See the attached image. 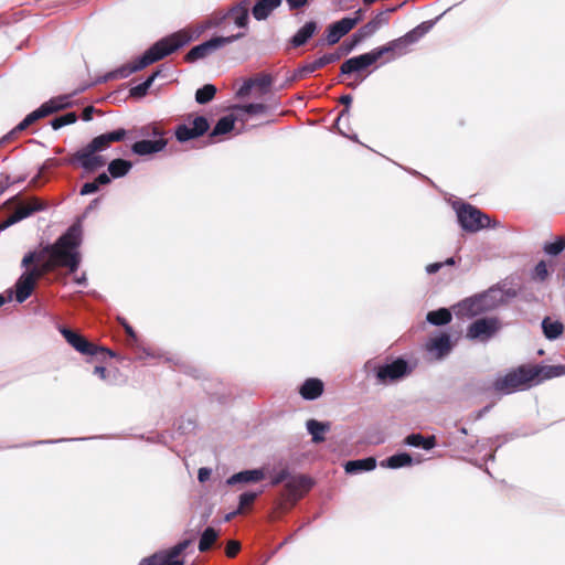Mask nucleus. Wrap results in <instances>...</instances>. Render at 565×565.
I'll return each mask as SVG.
<instances>
[{
	"label": "nucleus",
	"instance_id": "obj_1",
	"mask_svg": "<svg viewBox=\"0 0 565 565\" xmlns=\"http://www.w3.org/2000/svg\"><path fill=\"white\" fill-rule=\"evenodd\" d=\"M82 226L71 225L53 244H47L38 250L30 252L22 258V266L29 268L35 264L44 275L65 268L74 274L79 268L82 255Z\"/></svg>",
	"mask_w": 565,
	"mask_h": 565
},
{
	"label": "nucleus",
	"instance_id": "obj_2",
	"mask_svg": "<svg viewBox=\"0 0 565 565\" xmlns=\"http://www.w3.org/2000/svg\"><path fill=\"white\" fill-rule=\"evenodd\" d=\"M565 373L562 365H541L535 363H524L510 369L505 374L499 375L492 382L490 388L499 395H510L516 392L527 391L545 380L561 376Z\"/></svg>",
	"mask_w": 565,
	"mask_h": 565
},
{
	"label": "nucleus",
	"instance_id": "obj_3",
	"mask_svg": "<svg viewBox=\"0 0 565 565\" xmlns=\"http://www.w3.org/2000/svg\"><path fill=\"white\" fill-rule=\"evenodd\" d=\"M192 41V35L186 30H180L151 45L142 56L135 62L124 65L108 74V78H126L135 72L158 62L172 54Z\"/></svg>",
	"mask_w": 565,
	"mask_h": 565
},
{
	"label": "nucleus",
	"instance_id": "obj_4",
	"mask_svg": "<svg viewBox=\"0 0 565 565\" xmlns=\"http://www.w3.org/2000/svg\"><path fill=\"white\" fill-rule=\"evenodd\" d=\"M126 135L127 131L124 128L99 135L75 153L62 159V164L78 166L87 172H95L107 163L106 158L99 152L110 147L113 142L124 140Z\"/></svg>",
	"mask_w": 565,
	"mask_h": 565
},
{
	"label": "nucleus",
	"instance_id": "obj_5",
	"mask_svg": "<svg viewBox=\"0 0 565 565\" xmlns=\"http://www.w3.org/2000/svg\"><path fill=\"white\" fill-rule=\"evenodd\" d=\"M424 32L425 30H420V28L418 26L406 33L404 36L393 40L383 46L375 47L367 53L344 61L340 67L341 75L360 74L366 71L371 65L376 63L384 54L394 52L396 50L402 51L408 44L416 42L424 34Z\"/></svg>",
	"mask_w": 565,
	"mask_h": 565
},
{
	"label": "nucleus",
	"instance_id": "obj_6",
	"mask_svg": "<svg viewBox=\"0 0 565 565\" xmlns=\"http://www.w3.org/2000/svg\"><path fill=\"white\" fill-rule=\"evenodd\" d=\"M284 481H286V483L281 492L278 509L281 512H287L311 489L312 481L306 476L290 477L288 470L282 469L273 478L271 483L277 486Z\"/></svg>",
	"mask_w": 565,
	"mask_h": 565
},
{
	"label": "nucleus",
	"instance_id": "obj_7",
	"mask_svg": "<svg viewBox=\"0 0 565 565\" xmlns=\"http://www.w3.org/2000/svg\"><path fill=\"white\" fill-rule=\"evenodd\" d=\"M62 335L66 340V342L74 348L77 352L84 355H90V356H102V359H106V356L114 358L115 352L110 349H107L105 347H100L95 344L94 342H90L87 340L84 335L81 333L73 331L67 328H62L61 330Z\"/></svg>",
	"mask_w": 565,
	"mask_h": 565
},
{
	"label": "nucleus",
	"instance_id": "obj_8",
	"mask_svg": "<svg viewBox=\"0 0 565 565\" xmlns=\"http://www.w3.org/2000/svg\"><path fill=\"white\" fill-rule=\"evenodd\" d=\"M457 216L461 227L471 233L498 225L495 221L491 224L490 216L471 204H462L457 211Z\"/></svg>",
	"mask_w": 565,
	"mask_h": 565
},
{
	"label": "nucleus",
	"instance_id": "obj_9",
	"mask_svg": "<svg viewBox=\"0 0 565 565\" xmlns=\"http://www.w3.org/2000/svg\"><path fill=\"white\" fill-rule=\"evenodd\" d=\"M243 33L233 34L231 36H215L210 39L209 41H205L194 47H192L185 55L184 61L186 63H194L201 58H204L212 53H214L216 50L225 46L226 44H230L239 38H242Z\"/></svg>",
	"mask_w": 565,
	"mask_h": 565
},
{
	"label": "nucleus",
	"instance_id": "obj_10",
	"mask_svg": "<svg viewBox=\"0 0 565 565\" xmlns=\"http://www.w3.org/2000/svg\"><path fill=\"white\" fill-rule=\"evenodd\" d=\"M24 271L15 282V299L18 302H24L33 292L36 281L45 276L35 265Z\"/></svg>",
	"mask_w": 565,
	"mask_h": 565
},
{
	"label": "nucleus",
	"instance_id": "obj_11",
	"mask_svg": "<svg viewBox=\"0 0 565 565\" xmlns=\"http://www.w3.org/2000/svg\"><path fill=\"white\" fill-rule=\"evenodd\" d=\"M192 127L184 124L179 125L175 128L174 135L179 142H186L192 139H196L210 129V124L204 116H196L192 121Z\"/></svg>",
	"mask_w": 565,
	"mask_h": 565
},
{
	"label": "nucleus",
	"instance_id": "obj_12",
	"mask_svg": "<svg viewBox=\"0 0 565 565\" xmlns=\"http://www.w3.org/2000/svg\"><path fill=\"white\" fill-rule=\"evenodd\" d=\"M408 373V363L403 359H396L392 363L376 367V379L380 383L386 384L402 379Z\"/></svg>",
	"mask_w": 565,
	"mask_h": 565
},
{
	"label": "nucleus",
	"instance_id": "obj_13",
	"mask_svg": "<svg viewBox=\"0 0 565 565\" xmlns=\"http://www.w3.org/2000/svg\"><path fill=\"white\" fill-rule=\"evenodd\" d=\"M66 107V104L61 103L57 99H51L42 104L38 109L26 115V117L15 127V130L22 131L29 126L34 124L36 120L52 115Z\"/></svg>",
	"mask_w": 565,
	"mask_h": 565
},
{
	"label": "nucleus",
	"instance_id": "obj_14",
	"mask_svg": "<svg viewBox=\"0 0 565 565\" xmlns=\"http://www.w3.org/2000/svg\"><path fill=\"white\" fill-rule=\"evenodd\" d=\"M499 329V321L495 318H480L472 322L467 331L469 339L488 340Z\"/></svg>",
	"mask_w": 565,
	"mask_h": 565
},
{
	"label": "nucleus",
	"instance_id": "obj_15",
	"mask_svg": "<svg viewBox=\"0 0 565 565\" xmlns=\"http://www.w3.org/2000/svg\"><path fill=\"white\" fill-rule=\"evenodd\" d=\"M399 7L401 6H396L377 12L367 23L359 29L360 36H365L367 39L377 32L381 28L387 25L390 23L391 14L394 13Z\"/></svg>",
	"mask_w": 565,
	"mask_h": 565
},
{
	"label": "nucleus",
	"instance_id": "obj_16",
	"mask_svg": "<svg viewBox=\"0 0 565 565\" xmlns=\"http://www.w3.org/2000/svg\"><path fill=\"white\" fill-rule=\"evenodd\" d=\"M355 26V21L350 17L342 18L341 20L329 25L327 30V41L333 45L340 41L342 36L348 34Z\"/></svg>",
	"mask_w": 565,
	"mask_h": 565
},
{
	"label": "nucleus",
	"instance_id": "obj_17",
	"mask_svg": "<svg viewBox=\"0 0 565 565\" xmlns=\"http://www.w3.org/2000/svg\"><path fill=\"white\" fill-rule=\"evenodd\" d=\"M167 143L168 140L166 138H159L154 140L143 139L136 141L132 145L131 150L134 153L138 156H148L162 151L166 148Z\"/></svg>",
	"mask_w": 565,
	"mask_h": 565
},
{
	"label": "nucleus",
	"instance_id": "obj_18",
	"mask_svg": "<svg viewBox=\"0 0 565 565\" xmlns=\"http://www.w3.org/2000/svg\"><path fill=\"white\" fill-rule=\"evenodd\" d=\"M458 310L459 313L468 317L478 316L486 310V297L475 296L467 298L458 305Z\"/></svg>",
	"mask_w": 565,
	"mask_h": 565
},
{
	"label": "nucleus",
	"instance_id": "obj_19",
	"mask_svg": "<svg viewBox=\"0 0 565 565\" xmlns=\"http://www.w3.org/2000/svg\"><path fill=\"white\" fill-rule=\"evenodd\" d=\"M323 382L317 377L307 379L299 388V394L303 399L312 401L320 397L323 393Z\"/></svg>",
	"mask_w": 565,
	"mask_h": 565
},
{
	"label": "nucleus",
	"instance_id": "obj_20",
	"mask_svg": "<svg viewBox=\"0 0 565 565\" xmlns=\"http://www.w3.org/2000/svg\"><path fill=\"white\" fill-rule=\"evenodd\" d=\"M250 0H242L233 6L225 17H230L238 28H246L248 24Z\"/></svg>",
	"mask_w": 565,
	"mask_h": 565
},
{
	"label": "nucleus",
	"instance_id": "obj_21",
	"mask_svg": "<svg viewBox=\"0 0 565 565\" xmlns=\"http://www.w3.org/2000/svg\"><path fill=\"white\" fill-rule=\"evenodd\" d=\"M280 4L281 0H257L252 8V14L258 21L265 20Z\"/></svg>",
	"mask_w": 565,
	"mask_h": 565
},
{
	"label": "nucleus",
	"instance_id": "obj_22",
	"mask_svg": "<svg viewBox=\"0 0 565 565\" xmlns=\"http://www.w3.org/2000/svg\"><path fill=\"white\" fill-rule=\"evenodd\" d=\"M264 472L258 469L254 470H245L241 471L238 473L233 475L231 478L227 479V483L233 486L236 483H249V482H258L264 479Z\"/></svg>",
	"mask_w": 565,
	"mask_h": 565
},
{
	"label": "nucleus",
	"instance_id": "obj_23",
	"mask_svg": "<svg viewBox=\"0 0 565 565\" xmlns=\"http://www.w3.org/2000/svg\"><path fill=\"white\" fill-rule=\"evenodd\" d=\"M376 467V460L373 457L364 459L350 460L345 463L344 470L347 473H358L361 471H371Z\"/></svg>",
	"mask_w": 565,
	"mask_h": 565
},
{
	"label": "nucleus",
	"instance_id": "obj_24",
	"mask_svg": "<svg viewBox=\"0 0 565 565\" xmlns=\"http://www.w3.org/2000/svg\"><path fill=\"white\" fill-rule=\"evenodd\" d=\"M317 23L313 21H309L305 23L302 28L298 30V32L292 36L291 44L295 47L303 45L316 32Z\"/></svg>",
	"mask_w": 565,
	"mask_h": 565
},
{
	"label": "nucleus",
	"instance_id": "obj_25",
	"mask_svg": "<svg viewBox=\"0 0 565 565\" xmlns=\"http://www.w3.org/2000/svg\"><path fill=\"white\" fill-rule=\"evenodd\" d=\"M542 329L544 335L550 340H555L561 337L564 332V326L561 321H553L550 317H546L542 321Z\"/></svg>",
	"mask_w": 565,
	"mask_h": 565
},
{
	"label": "nucleus",
	"instance_id": "obj_26",
	"mask_svg": "<svg viewBox=\"0 0 565 565\" xmlns=\"http://www.w3.org/2000/svg\"><path fill=\"white\" fill-rule=\"evenodd\" d=\"M306 425L308 431L312 436L313 443L324 441V433H327L330 429L329 423H321L316 419H309Z\"/></svg>",
	"mask_w": 565,
	"mask_h": 565
},
{
	"label": "nucleus",
	"instance_id": "obj_27",
	"mask_svg": "<svg viewBox=\"0 0 565 565\" xmlns=\"http://www.w3.org/2000/svg\"><path fill=\"white\" fill-rule=\"evenodd\" d=\"M405 443L412 447L429 450L436 446L435 436L425 437L422 434H411L406 437Z\"/></svg>",
	"mask_w": 565,
	"mask_h": 565
},
{
	"label": "nucleus",
	"instance_id": "obj_28",
	"mask_svg": "<svg viewBox=\"0 0 565 565\" xmlns=\"http://www.w3.org/2000/svg\"><path fill=\"white\" fill-rule=\"evenodd\" d=\"M427 349L429 351H438L440 356L447 354L451 349L450 337L446 333H443L436 338L430 339V341L427 343Z\"/></svg>",
	"mask_w": 565,
	"mask_h": 565
},
{
	"label": "nucleus",
	"instance_id": "obj_29",
	"mask_svg": "<svg viewBox=\"0 0 565 565\" xmlns=\"http://www.w3.org/2000/svg\"><path fill=\"white\" fill-rule=\"evenodd\" d=\"M218 536L220 533L214 527H206L200 537L199 551L202 553L210 551L216 543Z\"/></svg>",
	"mask_w": 565,
	"mask_h": 565
},
{
	"label": "nucleus",
	"instance_id": "obj_30",
	"mask_svg": "<svg viewBox=\"0 0 565 565\" xmlns=\"http://www.w3.org/2000/svg\"><path fill=\"white\" fill-rule=\"evenodd\" d=\"M131 167L132 164L128 160L115 159L108 163V172L115 179L122 178L130 171Z\"/></svg>",
	"mask_w": 565,
	"mask_h": 565
},
{
	"label": "nucleus",
	"instance_id": "obj_31",
	"mask_svg": "<svg viewBox=\"0 0 565 565\" xmlns=\"http://www.w3.org/2000/svg\"><path fill=\"white\" fill-rule=\"evenodd\" d=\"M427 321L434 326H444L451 321V313L446 308L429 311L426 317Z\"/></svg>",
	"mask_w": 565,
	"mask_h": 565
},
{
	"label": "nucleus",
	"instance_id": "obj_32",
	"mask_svg": "<svg viewBox=\"0 0 565 565\" xmlns=\"http://www.w3.org/2000/svg\"><path fill=\"white\" fill-rule=\"evenodd\" d=\"M235 124V119L233 116H224L216 122L212 132L210 134L211 138H214L220 135H225L233 130Z\"/></svg>",
	"mask_w": 565,
	"mask_h": 565
},
{
	"label": "nucleus",
	"instance_id": "obj_33",
	"mask_svg": "<svg viewBox=\"0 0 565 565\" xmlns=\"http://www.w3.org/2000/svg\"><path fill=\"white\" fill-rule=\"evenodd\" d=\"M322 67H323L322 63L320 62L319 58H317L313 62L307 63V64L298 67L295 71L292 78L295 81L303 79V78L308 77L311 73H313L317 70H320Z\"/></svg>",
	"mask_w": 565,
	"mask_h": 565
},
{
	"label": "nucleus",
	"instance_id": "obj_34",
	"mask_svg": "<svg viewBox=\"0 0 565 565\" xmlns=\"http://www.w3.org/2000/svg\"><path fill=\"white\" fill-rule=\"evenodd\" d=\"M216 94V87L212 84H205L203 87L199 88L195 93V100L199 104H207L211 102Z\"/></svg>",
	"mask_w": 565,
	"mask_h": 565
},
{
	"label": "nucleus",
	"instance_id": "obj_35",
	"mask_svg": "<svg viewBox=\"0 0 565 565\" xmlns=\"http://www.w3.org/2000/svg\"><path fill=\"white\" fill-rule=\"evenodd\" d=\"M159 71L152 73L145 82L141 84L134 86L130 88V96L132 97H143L148 89L150 88L151 84L153 83L154 78L159 75Z\"/></svg>",
	"mask_w": 565,
	"mask_h": 565
},
{
	"label": "nucleus",
	"instance_id": "obj_36",
	"mask_svg": "<svg viewBox=\"0 0 565 565\" xmlns=\"http://www.w3.org/2000/svg\"><path fill=\"white\" fill-rule=\"evenodd\" d=\"M412 461H413V459L408 454H406V452L396 454V455H393L390 458H387L386 467L396 469V468L408 466L412 463Z\"/></svg>",
	"mask_w": 565,
	"mask_h": 565
},
{
	"label": "nucleus",
	"instance_id": "obj_37",
	"mask_svg": "<svg viewBox=\"0 0 565 565\" xmlns=\"http://www.w3.org/2000/svg\"><path fill=\"white\" fill-rule=\"evenodd\" d=\"M253 86L257 87L262 94H265L269 90L274 79L269 74H258L256 77L250 78Z\"/></svg>",
	"mask_w": 565,
	"mask_h": 565
},
{
	"label": "nucleus",
	"instance_id": "obj_38",
	"mask_svg": "<svg viewBox=\"0 0 565 565\" xmlns=\"http://www.w3.org/2000/svg\"><path fill=\"white\" fill-rule=\"evenodd\" d=\"M77 120V115L76 113L74 111H71V113H67V114H64L62 116H58V117H55L52 121H51V126L54 130H57L64 126H67V125H71V124H74L75 121Z\"/></svg>",
	"mask_w": 565,
	"mask_h": 565
},
{
	"label": "nucleus",
	"instance_id": "obj_39",
	"mask_svg": "<svg viewBox=\"0 0 565 565\" xmlns=\"http://www.w3.org/2000/svg\"><path fill=\"white\" fill-rule=\"evenodd\" d=\"M564 248H565V238L559 237L553 243H547L544 246V252L550 255H558L559 253H562L564 250Z\"/></svg>",
	"mask_w": 565,
	"mask_h": 565
},
{
	"label": "nucleus",
	"instance_id": "obj_40",
	"mask_svg": "<svg viewBox=\"0 0 565 565\" xmlns=\"http://www.w3.org/2000/svg\"><path fill=\"white\" fill-rule=\"evenodd\" d=\"M258 493L257 492H244L239 495V505L237 512H244V510L250 507L256 500Z\"/></svg>",
	"mask_w": 565,
	"mask_h": 565
},
{
	"label": "nucleus",
	"instance_id": "obj_41",
	"mask_svg": "<svg viewBox=\"0 0 565 565\" xmlns=\"http://www.w3.org/2000/svg\"><path fill=\"white\" fill-rule=\"evenodd\" d=\"M366 39L365 36H360V31L358 30L353 36H352V40L351 42H343L341 44V46L338 49L339 52L343 53V55L345 54H349L353 49L354 46L360 43L362 40Z\"/></svg>",
	"mask_w": 565,
	"mask_h": 565
},
{
	"label": "nucleus",
	"instance_id": "obj_42",
	"mask_svg": "<svg viewBox=\"0 0 565 565\" xmlns=\"http://www.w3.org/2000/svg\"><path fill=\"white\" fill-rule=\"evenodd\" d=\"M547 277H548V270H547L546 263L544 260H541L536 264V266L533 270L532 278L534 280L544 281V280H546Z\"/></svg>",
	"mask_w": 565,
	"mask_h": 565
},
{
	"label": "nucleus",
	"instance_id": "obj_43",
	"mask_svg": "<svg viewBox=\"0 0 565 565\" xmlns=\"http://www.w3.org/2000/svg\"><path fill=\"white\" fill-rule=\"evenodd\" d=\"M239 109L249 115L264 114L267 109L265 104H247L241 106Z\"/></svg>",
	"mask_w": 565,
	"mask_h": 565
},
{
	"label": "nucleus",
	"instance_id": "obj_44",
	"mask_svg": "<svg viewBox=\"0 0 565 565\" xmlns=\"http://www.w3.org/2000/svg\"><path fill=\"white\" fill-rule=\"evenodd\" d=\"M241 551V543L238 541H228L225 548V554L227 557H235Z\"/></svg>",
	"mask_w": 565,
	"mask_h": 565
},
{
	"label": "nucleus",
	"instance_id": "obj_45",
	"mask_svg": "<svg viewBox=\"0 0 565 565\" xmlns=\"http://www.w3.org/2000/svg\"><path fill=\"white\" fill-rule=\"evenodd\" d=\"M343 56V53L339 52L337 50L333 53H328L319 57L320 62L322 63L323 67L330 63H333L335 61H339Z\"/></svg>",
	"mask_w": 565,
	"mask_h": 565
},
{
	"label": "nucleus",
	"instance_id": "obj_46",
	"mask_svg": "<svg viewBox=\"0 0 565 565\" xmlns=\"http://www.w3.org/2000/svg\"><path fill=\"white\" fill-rule=\"evenodd\" d=\"M143 135L152 136L156 139L164 138V131L158 125H151L143 129Z\"/></svg>",
	"mask_w": 565,
	"mask_h": 565
},
{
	"label": "nucleus",
	"instance_id": "obj_47",
	"mask_svg": "<svg viewBox=\"0 0 565 565\" xmlns=\"http://www.w3.org/2000/svg\"><path fill=\"white\" fill-rule=\"evenodd\" d=\"M157 554H161V556L163 558L178 559V557L182 554V552L177 545H174L170 550L164 551V552H158Z\"/></svg>",
	"mask_w": 565,
	"mask_h": 565
},
{
	"label": "nucleus",
	"instance_id": "obj_48",
	"mask_svg": "<svg viewBox=\"0 0 565 565\" xmlns=\"http://www.w3.org/2000/svg\"><path fill=\"white\" fill-rule=\"evenodd\" d=\"M118 321L122 326V328L125 329V332L130 338V340L136 342L137 341V334H136L134 328L127 322V320L125 318H118Z\"/></svg>",
	"mask_w": 565,
	"mask_h": 565
},
{
	"label": "nucleus",
	"instance_id": "obj_49",
	"mask_svg": "<svg viewBox=\"0 0 565 565\" xmlns=\"http://www.w3.org/2000/svg\"><path fill=\"white\" fill-rule=\"evenodd\" d=\"M339 102L341 104H343L345 107L340 111L338 119H340L341 117H343V116L349 114L350 105H351V102H352V96L351 95H343V96L340 97Z\"/></svg>",
	"mask_w": 565,
	"mask_h": 565
},
{
	"label": "nucleus",
	"instance_id": "obj_50",
	"mask_svg": "<svg viewBox=\"0 0 565 565\" xmlns=\"http://www.w3.org/2000/svg\"><path fill=\"white\" fill-rule=\"evenodd\" d=\"M139 565H162L161 554H152L149 557L142 558Z\"/></svg>",
	"mask_w": 565,
	"mask_h": 565
},
{
	"label": "nucleus",
	"instance_id": "obj_51",
	"mask_svg": "<svg viewBox=\"0 0 565 565\" xmlns=\"http://www.w3.org/2000/svg\"><path fill=\"white\" fill-rule=\"evenodd\" d=\"M36 207H29L26 204L20 205L14 212L20 220H23L34 213Z\"/></svg>",
	"mask_w": 565,
	"mask_h": 565
},
{
	"label": "nucleus",
	"instance_id": "obj_52",
	"mask_svg": "<svg viewBox=\"0 0 565 565\" xmlns=\"http://www.w3.org/2000/svg\"><path fill=\"white\" fill-rule=\"evenodd\" d=\"M98 186L96 184L95 181L93 182H86L83 184V186L81 188V195H87V194H92V193H95L98 191Z\"/></svg>",
	"mask_w": 565,
	"mask_h": 565
},
{
	"label": "nucleus",
	"instance_id": "obj_53",
	"mask_svg": "<svg viewBox=\"0 0 565 565\" xmlns=\"http://www.w3.org/2000/svg\"><path fill=\"white\" fill-rule=\"evenodd\" d=\"M29 207H36L34 212L42 211L46 207L45 202L40 200L39 198H32L25 203Z\"/></svg>",
	"mask_w": 565,
	"mask_h": 565
},
{
	"label": "nucleus",
	"instance_id": "obj_54",
	"mask_svg": "<svg viewBox=\"0 0 565 565\" xmlns=\"http://www.w3.org/2000/svg\"><path fill=\"white\" fill-rule=\"evenodd\" d=\"M21 220L19 218V216L17 215L15 212H13L1 225H0V230H4V228H8L9 226L20 222Z\"/></svg>",
	"mask_w": 565,
	"mask_h": 565
},
{
	"label": "nucleus",
	"instance_id": "obj_55",
	"mask_svg": "<svg viewBox=\"0 0 565 565\" xmlns=\"http://www.w3.org/2000/svg\"><path fill=\"white\" fill-rule=\"evenodd\" d=\"M21 220L19 218V216L17 215L15 212H13L1 225H0V230H4V228H8L9 226L20 222Z\"/></svg>",
	"mask_w": 565,
	"mask_h": 565
},
{
	"label": "nucleus",
	"instance_id": "obj_56",
	"mask_svg": "<svg viewBox=\"0 0 565 565\" xmlns=\"http://www.w3.org/2000/svg\"><path fill=\"white\" fill-rule=\"evenodd\" d=\"M211 477V470L209 468H200L198 472V479L200 482H205Z\"/></svg>",
	"mask_w": 565,
	"mask_h": 565
},
{
	"label": "nucleus",
	"instance_id": "obj_57",
	"mask_svg": "<svg viewBox=\"0 0 565 565\" xmlns=\"http://www.w3.org/2000/svg\"><path fill=\"white\" fill-rule=\"evenodd\" d=\"M95 113V108L94 106H87L83 109V113H82V119L84 121H89L92 120L93 118V114Z\"/></svg>",
	"mask_w": 565,
	"mask_h": 565
},
{
	"label": "nucleus",
	"instance_id": "obj_58",
	"mask_svg": "<svg viewBox=\"0 0 565 565\" xmlns=\"http://www.w3.org/2000/svg\"><path fill=\"white\" fill-rule=\"evenodd\" d=\"M290 10L300 9L307 4L308 0H286Z\"/></svg>",
	"mask_w": 565,
	"mask_h": 565
},
{
	"label": "nucleus",
	"instance_id": "obj_59",
	"mask_svg": "<svg viewBox=\"0 0 565 565\" xmlns=\"http://www.w3.org/2000/svg\"><path fill=\"white\" fill-rule=\"evenodd\" d=\"M99 188V185H106L110 183V178L107 173L103 172L100 173L95 180H94Z\"/></svg>",
	"mask_w": 565,
	"mask_h": 565
},
{
	"label": "nucleus",
	"instance_id": "obj_60",
	"mask_svg": "<svg viewBox=\"0 0 565 565\" xmlns=\"http://www.w3.org/2000/svg\"><path fill=\"white\" fill-rule=\"evenodd\" d=\"M253 83L250 81V78L248 81H246L243 86L239 88L238 90V95L241 96H246L247 94H249V92L252 90L253 88Z\"/></svg>",
	"mask_w": 565,
	"mask_h": 565
},
{
	"label": "nucleus",
	"instance_id": "obj_61",
	"mask_svg": "<svg viewBox=\"0 0 565 565\" xmlns=\"http://www.w3.org/2000/svg\"><path fill=\"white\" fill-rule=\"evenodd\" d=\"M492 406H493L492 404L484 406L483 408H481L480 411H478L477 413L473 414L472 419L473 420L481 419L492 408Z\"/></svg>",
	"mask_w": 565,
	"mask_h": 565
},
{
	"label": "nucleus",
	"instance_id": "obj_62",
	"mask_svg": "<svg viewBox=\"0 0 565 565\" xmlns=\"http://www.w3.org/2000/svg\"><path fill=\"white\" fill-rule=\"evenodd\" d=\"M13 298V291L11 289L7 290L4 294L0 295V307L4 303L11 301Z\"/></svg>",
	"mask_w": 565,
	"mask_h": 565
},
{
	"label": "nucleus",
	"instance_id": "obj_63",
	"mask_svg": "<svg viewBox=\"0 0 565 565\" xmlns=\"http://www.w3.org/2000/svg\"><path fill=\"white\" fill-rule=\"evenodd\" d=\"M365 10L366 9L360 8L353 13V17H350L351 20L355 21V25L363 20Z\"/></svg>",
	"mask_w": 565,
	"mask_h": 565
},
{
	"label": "nucleus",
	"instance_id": "obj_64",
	"mask_svg": "<svg viewBox=\"0 0 565 565\" xmlns=\"http://www.w3.org/2000/svg\"><path fill=\"white\" fill-rule=\"evenodd\" d=\"M162 565H184L182 559H168L161 556Z\"/></svg>",
	"mask_w": 565,
	"mask_h": 565
}]
</instances>
